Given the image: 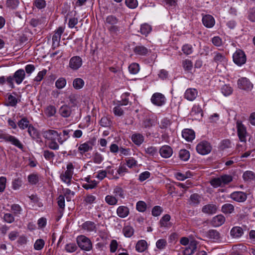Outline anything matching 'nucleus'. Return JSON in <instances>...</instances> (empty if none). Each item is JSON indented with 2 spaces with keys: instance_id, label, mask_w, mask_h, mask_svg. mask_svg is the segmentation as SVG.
<instances>
[{
  "instance_id": "603ef678",
  "label": "nucleus",
  "mask_w": 255,
  "mask_h": 255,
  "mask_svg": "<svg viewBox=\"0 0 255 255\" xmlns=\"http://www.w3.org/2000/svg\"><path fill=\"white\" fill-rule=\"evenodd\" d=\"M66 85V80L64 78H59L55 82V86L58 89H61Z\"/></svg>"
},
{
  "instance_id": "4be33fe9",
  "label": "nucleus",
  "mask_w": 255,
  "mask_h": 255,
  "mask_svg": "<svg viewBox=\"0 0 255 255\" xmlns=\"http://www.w3.org/2000/svg\"><path fill=\"white\" fill-rule=\"evenodd\" d=\"M108 29L111 35L114 38L118 36L123 32V29L117 25H112V26H108Z\"/></svg>"
},
{
  "instance_id": "680f3d73",
  "label": "nucleus",
  "mask_w": 255,
  "mask_h": 255,
  "mask_svg": "<svg viewBox=\"0 0 255 255\" xmlns=\"http://www.w3.org/2000/svg\"><path fill=\"white\" fill-rule=\"evenodd\" d=\"M33 4L39 9L44 8L46 5L45 0H35Z\"/></svg>"
},
{
  "instance_id": "774afa93",
  "label": "nucleus",
  "mask_w": 255,
  "mask_h": 255,
  "mask_svg": "<svg viewBox=\"0 0 255 255\" xmlns=\"http://www.w3.org/2000/svg\"><path fill=\"white\" fill-rule=\"evenodd\" d=\"M248 18L251 22H255V7L250 9L248 12Z\"/></svg>"
},
{
  "instance_id": "338daca9",
  "label": "nucleus",
  "mask_w": 255,
  "mask_h": 255,
  "mask_svg": "<svg viewBox=\"0 0 255 255\" xmlns=\"http://www.w3.org/2000/svg\"><path fill=\"white\" fill-rule=\"evenodd\" d=\"M47 71L46 69H43L39 71L37 76L34 78V81L37 82H40L43 78L44 76L46 74Z\"/></svg>"
},
{
  "instance_id": "37998d69",
  "label": "nucleus",
  "mask_w": 255,
  "mask_h": 255,
  "mask_svg": "<svg viewBox=\"0 0 255 255\" xmlns=\"http://www.w3.org/2000/svg\"><path fill=\"white\" fill-rule=\"evenodd\" d=\"M213 54L214 55L213 61L216 63H220L226 60V57L223 54L217 52H214Z\"/></svg>"
},
{
  "instance_id": "c85d7f7f",
  "label": "nucleus",
  "mask_w": 255,
  "mask_h": 255,
  "mask_svg": "<svg viewBox=\"0 0 255 255\" xmlns=\"http://www.w3.org/2000/svg\"><path fill=\"white\" fill-rule=\"evenodd\" d=\"M133 52L135 54L145 56L148 53V50L142 45H137L134 48Z\"/></svg>"
},
{
  "instance_id": "b1692460",
  "label": "nucleus",
  "mask_w": 255,
  "mask_h": 255,
  "mask_svg": "<svg viewBox=\"0 0 255 255\" xmlns=\"http://www.w3.org/2000/svg\"><path fill=\"white\" fill-rule=\"evenodd\" d=\"M182 137L187 141H190L195 138L194 131L190 129H185L182 132Z\"/></svg>"
},
{
  "instance_id": "0e129e2a",
  "label": "nucleus",
  "mask_w": 255,
  "mask_h": 255,
  "mask_svg": "<svg viewBox=\"0 0 255 255\" xmlns=\"http://www.w3.org/2000/svg\"><path fill=\"white\" fill-rule=\"evenodd\" d=\"M55 156L54 153L52 151L48 150L43 151V156L47 160H53Z\"/></svg>"
},
{
  "instance_id": "e433bc0d",
  "label": "nucleus",
  "mask_w": 255,
  "mask_h": 255,
  "mask_svg": "<svg viewBox=\"0 0 255 255\" xmlns=\"http://www.w3.org/2000/svg\"><path fill=\"white\" fill-rule=\"evenodd\" d=\"M27 180L30 185H36L39 181V177L36 173H32L27 176Z\"/></svg>"
},
{
  "instance_id": "79ce46f5",
  "label": "nucleus",
  "mask_w": 255,
  "mask_h": 255,
  "mask_svg": "<svg viewBox=\"0 0 255 255\" xmlns=\"http://www.w3.org/2000/svg\"><path fill=\"white\" fill-rule=\"evenodd\" d=\"M84 84L85 82L84 80L81 78H76L73 82V86L74 88L77 90L82 89L83 87Z\"/></svg>"
},
{
  "instance_id": "49530a36",
  "label": "nucleus",
  "mask_w": 255,
  "mask_h": 255,
  "mask_svg": "<svg viewBox=\"0 0 255 255\" xmlns=\"http://www.w3.org/2000/svg\"><path fill=\"white\" fill-rule=\"evenodd\" d=\"M106 202L110 205H115L117 204L118 199L113 195H107L105 197Z\"/></svg>"
},
{
  "instance_id": "4468645a",
  "label": "nucleus",
  "mask_w": 255,
  "mask_h": 255,
  "mask_svg": "<svg viewBox=\"0 0 255 255\" xmlns=\"http://www.w3.org/2000/svg\"><path fill=\"white\" fill-rule=\"evenodd\" d=\"M217 206L215 204H208L204 205L202 208V212L208 215H213L217 212Z\"/></svg>"
},
{
  "instance_id": "ddd939ff",
  "label": "nucleus",
  "mask_w": 255,
  "mask_h": 255,
  "mask_svg": "<svg viewBox=\"0 0 255 255\" xmlns=\"http://www.w3.org/2000/svg\"><path fill=\"white\" fill-rule=\"evenodd\" d=\"M197 249V243L195 241H191L183 251V255H192Z\"/></svg>"
},
{
  "instance_id": "6ab92c4d",
  "label": "nucleus",
  "mask_w": 255,
  "mask_h": 255,
  "mask_svg": "<svg viewBox=\"0 0 255 255\" xmlns=\"http://www.w3.org/2000/svg\"><path fill=\"white\" fill-rule=\"evenodd\" d=\"M46 22V18L45 17L41 16L38 18H32L30 21V25L34 27L43 26Z\"/></svg>"
},
{
  "instance_id": "58836bf2",
  "label": "nucleus",
  "mask_w": 255,
  "mask_h": 255,
  "mask_svg": "<svg viewBox=\"0 0 255 255\" xmlns=\"http://www.w3.org/2000/svg\"><path fill=\"white\" fill-rule=\"evenodd\" d=\"M118 22L119 19L114 15H110L106 17V24L109 25V26L116 25Z\"/></svg>"
},
{
  "instance_id": "864d4df0",
  "label": "nucleus",
  "mask_w": 255,
  "mask_h": 255,
  "mask_svg": "<svg viewBox=\"0 0 255 255\" xmlns=\"http://www.w3.org/2000/svg\"><path fill=\"white\" fill-rule=\"evenodd\" d=\"M133 229L130 226H126L123 230V233L125 237L129 238L133 234Z\"/></svg>"
},
{
  "instance_id": "473e14b6",
  "label": "nucleus",
  "mask_w": 255,
  "mask_h": 255,
  "mask_svg": "<svg viewBox=\"0 0 255 255\" xmlns=\"http://www.w3.org/2000/svg\"><path fill=\"white\" fill-rule=\"evenodd\" d=\"M147 248V244L145 240H140L135 246V250L139 253L144 252Z\"/></svg>"
},
{
  "instance_id": "423d86ee",
  "label": "nucleus",
  "mask_w": 255,
  "mask_h": 255,
  "mask_svg": "<svg viewBox=\"0 0 255 255\" xmlns=\"http://www.w3.org/2000/svg\"><path fill=\"white\" fill-rule=\"evenodd\" d=\"M236 125L237 128V133L240 140L241 142H246L247 141L246 136L247 134L246 127L240 121H238L237 122Z\"/></svg>"
},
{
  "instance_id": "cd10ccee",
  "label": "nucleus",
  "mask_w": 255,
  "mask_h": 255,
  "mask_svg": "<svg viewBox=\"0 0 255 255\" xmlns=\"http://www.w3.org/2000/svg\"><path fill=\"white\" fill-rule=\"evenodd\" d=\"M73 172L66 171L60 175V178L64 182L69 185L71 183Z\"/></svg>"
},
{
  "instance_id": "412c9836",
  "label": "nucleus",
  "mask_w": 255,
  "mask_h": 255,
  "mask_svg": "<svg viewBox=\"0 0 255 255\" xmlns=\"http://www.w3.org/2000/svg\"><path fill=\"white\" fill-rule=\"evenodd\" d=\"M203 25L207 28H211L215 25V19L211 15H205L202 17Z\"/></svg>"
},
{
  "instance_id": "20e7f679",
  "label": "nucleus",
  "mask_w": 255,
  "mask_h": 255,
  "mask_svg": "<svg viewBox=\"0 0 255 255\" xmlns=\"http://www.w3.org/2000/svg\"><path fill=\"white\" fill-rule=\"evenodd\" d=\"M212 150V146L207 141H202L196 146L197 152L201 155H206L209 153Z\"/></svg>"
},
{
  "instance_id": "c9c22d12",
  "label": "nucleus",
  "mask_w": 255,
  "mask_h": 255,
  "mask_svg": "<svg viewBox=\"0 0 255 255\" xmlns=\"http://www.w3.org/2000/svg\"><path fill=\"white\" fill-rule=\"evenodd\" d=\"M189 202L190 205L196 206L200 202V197L198 194H193L190 196Z\"/></svg>"
},
{
  "instance_id": "13d9d810",
  "label": "nucleus",
  "mask_w": 255,
  "mask_h": 255,
  "mask_svg": "<svg viewBox=\"0 0 255 255\" xmlns=\"http://www.w3.org/2000/svg\"><path fill=\"white\" fill-rule=\"evenodd\" d=\"M144 150L145 153L150 156L156 155L157 152V149L153 146H150L145 148Z\"/></svg>"
},
{
  "instance_id": "de8ad7c7",
  "label": "nucleus",
  "mask_w": 255,
  "mask_h": 255,
  "mask_svg": "<svg viewBox=\"0 0 255 255\" xmlns=\"http://www.w3.org/2000/svg\"><path fill=\"white\" fill-rule=\"evenodd\" d=\"M182 64L185 71L189 72L192 69L193 63L190 60L186 59L185 60H183L182 61Z\"/></svg>"
},
{
  "instance_id": "f03ea898",
  "label": "nucleus",
  "mask_w": 255,
  "mask_h": 255,
  "mask_svg": "<svg viewBox=\"0 0 255 255\" xmlns=\"http://www.w3.org/2000/svg\"><path fill=\"white\" fill-rule=\"evenodd\" d=\"M77 243L79 247L82 250L90 251L92 249L91 240L84 235H80L77 237Z\"/></svg>"
},
{
  "instance_id": "c756f323",
  "label": "nucleus",
  "mask_w": 255,
  "mask_h": 255,
  "mask_svg": "<svg viewBox=\"0 0 255 255\" xmlns=\"http://www.w3.org/2000/svg\"><path fill=\"white\" fill-rule=\"evenodd\" d=\"M244 233L243 230L240 227H233L230 232L231 236L235 238L241 237Z\"/></svg>"
},
{
  "instance_id": "8fccbe9b",
  "label": "nucleus",
  "mask_w": 255,
  "mask_h": 255,
  "mask_svg": "<svg viewBox=\"0 0 255 255\" xmlns=\"http://www.w3.org/2000/svg\"><path fill=\"white\" fill-rule=\"evenodd\" d=\"M221 92L224 96H228L232 93L233 89L229 85H224L221 88Z\"/></svg>"
},
{
  "instance_id": "9d476101",
  "label": "nucleus",
  "mask_w": 255,
  "mask_h": 255,
  "mask_svg": "<svg viewBox=\"0 0 255 255\" xmlns=\"http://www.w3.org/2000/svg\"><path fill=\"white\" fill-rule=\"evenodd\" d=\"M95 142V140L92 139L85 142L84 143L81 144L78 147V150L82 154L91 150L93 149V146L94 145Z\"/></svg>"
},
{
  "instance_id": "69168bd1",
  "label": "nucleus",
  "mask_w": 255,
  "mask_h": 255,
  "mask_svg": "<svg viewBox=\"0 0 255 255\" xmlns=\"http://www.w3.org/2000/svg\"><path fill=\"white\" fill-rule=\"evenodd\" d=\"M66 251L68 253H73L77 249V247L74 243H69L66 245L65 247Z\"/></svg>"
},
{
  "instance_id": "5701e85b",
  "label": "nucleus",
  "mask_w": 255,
  "mask_h": 255,
  "mask_svg": "<svg viewBox=\"0 0 255 255\" xmlns=\"http://www.w3.org/2000/svg\"><path fill=\"white\" fill-rule=\"evenodd\" d=\"M5 142H9L11 144L21 149H22L23 147V144L21 143L18 138L9 134Z\"/></svg>"
},
{
  "instance_id": "e2e57ef3",
  "label": "nucleus",
  "mask_w": 255,
  "mask_h": 255,
  "mask_svg": "<svg viewBox=\"0 0 255 255\" xmlns=\"http://www.w3.org/2000/svg\"><path fill=\"white\" fill-rule=\"evenodd\" d=\"M182 50L185 54L188 55L193 52V48L191 45L186 44L182 46Z\"/></svg>"
},
{
  "instance_id": "c03bdc74",
  "label": "nucleus",
  "mask_w": 255,
  "mask_h": 255,
  "mask_svg": "<svg viewBox=\"0 0 255 255\" xmlns=\"http://www.w3.org/2000/svg\"><path fill=\"white\" fill-rule=\"evenodd\" d=\"M29 122L26 118H23L18 121L17 125L21 129H24L29 126Z\"/></svg>"
},
{
  "instance_id": "a19ab883",
  "label": "nucleus",
  "mask_w": 255,
  "mask_h": 255,
  "mask_svg": "<svg viewBox=\"0 0 255 255\" xmlns=\"http://www.w3.org/2000/svg\"><path fill=\"white\" fill-rule=\"evenodd\" d=\"M245 181H251L255 179V174L252 171H246L243 175Z\"/></svg>"
},
{
  "instance_id": "a878e982",
  "label": "nucleus",
  "mask_w": 255,
  "mask_h": 255,
  "mask_svg": "<svg viewBox=\"0 0 255 255\" xmlns=\"http://www.w3.org/2000/svg\"><path fill=\"white\" fill-rule=\"evenodd\" d=\"M59 113L64 118L69 117L72 113L71 108L67 105H63L59 109Z\"/></svg>"
},
{
  "instance_id": "052dcab7",
  "label": "nucleus",
  "mask_w": 255,
  "mask_h": 255,
  "mask_svg": "<svg viewBox=\"0 0 255 255\" xmlns=\"http://www.w3.org/2000/svg\"><path fill=\"white\" fill-rule=\"evenodd\" d=\"M171 122L168 118H164L161 121L160 128L162 129H166L170 127Z\"/></svg>"
},
{
  "instance_id": "393cba45",
  "label": "nucleus",
  "mask_w": 255,
  "mask_h": 255,
  "mask_svg": "<svg viewBox=\"0 0 255 255\" xmlns=\"http://www.w3.org/2000/svg\"><path fill=\"white\" fill-rule=\"evenodd\" d=\"M117 213L119 217L122 218H124L128 215L129 213V210L127 206H120L117 210Z\"/></svg>"
},
{
  "instance_id": "7c9ffc66",
  "label": "nucleus",
  "mask_w": 255,
  "mask_h": 255,
  "mask_svg": "<svg viewBox=\"0 0 255 255\" xmlns=\"http://www.w3.org/2000/svg\"><path fill=\"white\" fill-rule=\"evenodd\" d=\"M82 228L89 232L96 231L95 224L91 221H87L82 225Z\"/></svg>"
},
{
  "instance_id": "f8f14e48",
  "label": "nucleus",
  "mask_w": 255,
  "mask_h": 255,
  "mask_svg": "<svg viewBox=\"0 0 255 255\" xmlns=\"http://www.w3.org/2000/svg\"><path fill=\"white\" fill-rule=\"evenodd\" d=\"M198 94L197 90L195 88H188L184 93V98L189 101H194Z\"/></svg>"
},
{
  "instance_id": "3c124183",
  "label": "nucleus",
  "mask_w": 255,
  "mask_h": 255,
  "mask_svg": "<svg viewBox=\"0 0 255 255\" xmlns=\"http://www.w3.org/2000/svg\"><path fill=\"white\" fill-rule=\"evenodd\" d=\"M128 70L130 73L136 74L139 70V66L137 63H133L128 66Z\"/></svg>"
},
{
  "instance_id": "2eb2a0df",
  "label": "nucleus",
  "mask_w": 255,
  "mask_h": 255,
  "mask_svg": "<svg viewBox=\"0 0 255 255\" xmlns=\"http://www.w3.org/2000/svg\"><path fill=\"white\" fill-rule=\"evenodd\" d=\"M13 76L15 83L17 85H19L25 77V71L22 69H18L14 72Z\"/></svg>"
},
{
  "instance_id": "4d7b16f0",
  "label": "nucleus",
  "mask_w": 255,
  "mask_h": 255,
  "mask_svg": "<svg viewBox=\"0 0 255 255\" xmlns=\"http://www.w3.org/2000/svg\"><path fill=\"white\" fill-rule=\"evenodd\" d=\"M45 245V242L43 240L39 239L37 240L34 244V248L36 250H41L44 247Z\"/></svg>"
},
{
  "instance_id": "f704fd0d",
  "label": "nucleus",
  "mask_w": 255,
  "mask_h": 255,
  "mask_svg": "<svg viewBox=\"0 0 255 255\" xmlns=\"http://www.w3.org/2000/svg\"><path fill=\"white\" fill-rule=\"evenodd\" d=\"M170 220V216L168 214L164 215L159 221L160 227L169 228V223Z\"/></svg>"
},
{
  "instance_id": "ea45409f",
  "label": "nucleus",
  "mask_w": 255,
  "mask_h": 255,
  "mask_svg": "<svg viewBox=\"0 0 255 255\" xmlns=\"http://www.w3.org/2000/svg\"><path fill=\"white\" fill-rule=\"evenodd\" d=\"M151 25L147 23H144L141 25L140 33L145 36H147L151 31Z\"/></svg>"
},
{
  "instance_id": "aec40b11",
  "label": "nucleus",
  "mask_w": 255,
  "mask_h": 255,
  "mask_svg": "<svg viewBox=\"0 0 255 255\" xmlns=\"http://www.w3.org/2000/svg\"><path fill=\"white\" fill-rule=\"evenodd\" d=\"M207 237L214 242H219L221 241L220 233L216 230H210L207 232Z\"/></svg>"
},
{
  "instance_id": "6e6d98bb",
  "label": "nucleus",
  "mask_w": 255,
  "mask_h": 255,
  "mask_svg": "<svg viewBox=\"0 0 255 255\" xmlns=\"http://www.w3.org/2000/svg\"><path fill=\"white\" fill-rule=\"evenodd\" d=\"M19 3L18 0H7L6 4L8 7L15 9L18 6Z\"/></svg>"
},
{
  "instance_id": "0eeeda50",
  "label": "nucleus",
  "mask_w": 255,
  "mask_h": 255,
  "mask_svg": "<svg viewBox=\"0 0 255 255\" xmlns=\"http://www.w3.org/2000/svg\"><path fill=\"white\" fill-rule=\"evenodd\" d=\"M151 102L154 105L162 106L165 104L166 98L163 94L159 93H156L152 96Z\"/></svg>"
},
{
  "instance_id": "f257e3e1",
  "label": "nucleus",
  "mask_w": 255,
  "mask_h": 255,
  "mask_svg": "<svg viewBox=\"0 0 255 255\" xmlns=\"http://www.w3.org/2000/svg\"><path fill=\"white\" fill-rule=\"evenodd\" d=\"M233 177L230 175L224 174L211 180L210 183L214 187L223 186L232 182Z\"/></svg>"
},
{
  "instance_id": "a18cd8bd",
  "label": "nucleus",
  "mask_w": 255,
  "mask_h": 255,
  "mask_svg": "<svg viewBox=\"0 0 255 255\" xmlns=\"http://www.w3.org/2000/svg\"><path fill=\"white\" fill-rule=\"evenodd\" d=\"M179 158L183 160L187 161L190 157V153L189 151L186 149H181L179 152Z\"/></svg>"
},
{
  "instance_id": "9b49d317",
  "label": "nucleus",
  "mask_w": 255,
  "mask_h": 255,
  "mask_svg": "<svg viewBox=\"0 0 255 255\" xmlns=\"http://www.w3.org/2000/svg\"><path fill=\"white\" fill-rule=\"evenodd\" d=\"M82 65V60L79 56L72 57L69 61V67L73 70L78 69Z\"/></svg>"
},
{
  "instance_id": "dca6fc26",
  "label": "nucleus",
  "mask_w": 255,
  "mask_h": 255,
  "mask_svg": "<svg viewBox=\"0 0 255 255\" xmlns=\"http://www.w3.org/2000/svg\"><path fill=\"white\" fill-rule=\"evenodd\" d=\"M159 153L162 157L167 158L172 155L173 153V150L170 146L165 145L162 146L160 148Z\"/></svg>"
},
{
  "instance_id": "bf43d9fd",
  "label": "nucleus",
  "mask_w": 255,
  "mask_h": 255,
  "mask_svg": "<svg viewBox=\"0 0 255 255\" xmlns=\"http://www.w3.org/2000/svg\"><path fill=\"white\" fill-rule=\"evenodd\" d=\"M136 208L138 211L143 212L146 210V204L144 201H139L136 203Z\"/></svg>"
},
{
  "instance_id": "6e6552de",
  "label": "nucleus",
  "mask_w": 255,
  "mask_h": 255,
  "mask_svg": "<svg viewBox=\"0 0 255 255\" xmlns=\"http://www.w3.org/2000/svg\"><path fill=\"white\" fill-rule=\"evenodd\" d=\"M230 197L237 202H244L247 199V194L242 191H235L230 195Z\"/></svg>"
},
{
  "instance_id": "1a4fd4ad",
  "label": "nucleus",
  "mask_w": 255,
  "mask_h": 255,
  "mask_svg": "<svg viewBox=\"0 0 255 255\" xmlns=\"http://www.w3.org/2000/svg\"><path fill=\"white\" fill-rule=\"evenodd\" d=\"M64 28L62 27H59L55 31V33L52 36V46L56 48L59 46L61 39V36L63 33Z\"/></svg>"
},
{
  "instance_id": "2f4dec72",
  "label": "nucleus",
  "mask_w": 255,
  "mask_h": 255,
  "mask_svg": "<svg viewBox=\"0 0 255 255\" xmlns=\"http://www.w3.org/2000/svg\"><path fill=\"white\" fill-rule=\"evenodd\" d=\"M235 207L233 205L230 203H226L224 204L221 209L223 213L226 214H230L234 212Z\"/></svg>"
},
{
  "instance_id": "5fc2aeb1",
  "label": "nucleus",
  "mask_w": 255,
  "mask_h": 255,
  "mask_svg": "<svg viewBox=\"0 0 255 255\" xmlns=\"http://www.w3.org/2000/svg\"><path fill=\"white\" fill-rule=\"evenodd\" d=\"M56 112V108L54 106L50 105L48 106L45 111V114L49 117L53 116Z\"/></svg>"
},
{
  "instance_id": "bb28decb",
  "label": "nucleus",
  "mask_w": 255,
  "mask_h": 255,
  "mask_svg": "<svg viewBox=\"0 0 255 255\" xmlns=\"http://www.w3.org/2000/svg\"><path fill=\"white\" fill-rule=\"evenodd\" d=\"M132 142L137 146L140 145L144 140L143 135L139 133H135L131 136Z\"/></svg>"
},
{
  "instance_id": "7ed1b4c3",
  "label": "nucleus",
  "mask_w": 255,
  "mask_h": 255,
  "mask_svg": "<svg viewBox=\"0 0 255 255\" xmlns=\"http://www.w3.org/2000/svg\"><path fill=\"white\" fill-rule=\"evenodd\" d=\"M238 87L242 90L247 92L252 90L254 87L253 84L246 77H242L237 81Z\"/></svg>"
},
{
  "instance_id": "a211bd4d",
  "label": "nucleus",
  "mask_w": 255,
  "mask_h": 255,
  "mask_svg": "<svg viewBox=\"0 0 255 255\" xmlns=\"http://www.w3.org/2000/svg\"><path fill=\"white\" fill-rule=\"evenodd\" d=\"M43 136L50 140H56L57 137L59 136V133L54 130L49 129L45 131H43L42 132Z\"/></svg>"
},
{
  "instance_id": "f3484780",
  "label": "nucleus",
  "mask_w": 255,
  "mask_h": 255,
  "mask_svg": "<svg viewBox=\"0 0 255 255\" xmlns=\"http://www.w3.org/2000/svg\"><path fill=\"white\" fill-rule=\"evenodd\" d=\"M225 222V217L223 215H218L214 217L211 221V225L215 227H220Z\"/></svg>"
},
{
  "instance_id": "39448f33",
  "label": "nucleus",
  "mask_w": 255,
  "mask_h": 255,
  "mask_svg": "<svg viewBox=\"0 0 255 255\" xmlns=\"http://www.w3.org/2000/svg\"><path fill=\"white\" fill-rule=\"evenodd\" d=\"M233 61L238 66L244 64L247 60L245 52L240 50H237L233 55Z\"/></svg>"
},
{
  "instance_id": "09e8293b",
  "label": "nucleus",
  "mask_w": 255,
  "mask_h": 255,
  "mask_svg": "<svg viewBox=\"0 0 255 255\" xmlns=\"http://www.w3.org/2000/svg\"><path fill=\"white\" fill-rule=\"evenodd\" d=\"M17 102V99L12 95L9 94L7 97V103L6 105L7 106L15 107Z\"/></svg>"
},
{
  "instance_id": "4c0bfd02",
  "label": "nucleus",
  "mask_w": 255,
  "mask_h": 255,
  "mask_svg": "<svg viewBox=\"0 0 255 255\" xmlns=\"http://www.w3.org/2000/svg\"><path fill=\"white\" fill-rule=\"evenodd\" d=\"M155 125V121L153 119L146 117L142 122V126L144 128H150Z\"/></svg>"
},
{
  "instance_id": "72a5a7b5",
  "label": "nucleus",
  "mask_w": 255,
  "mask_h": 255,
  "mask_svg": "<svg viewBox=\"0 0 255 255\" xmlns=\"http://www.w3.org/2000/svg\"><path fill=\"white\" fill-rule=\"evenodd\" d=\"M10 209L12 212L13 215L15 217H19L22 211L21 207L17 204H12L10 207Z\"/></svg>"
}]
</instances>
